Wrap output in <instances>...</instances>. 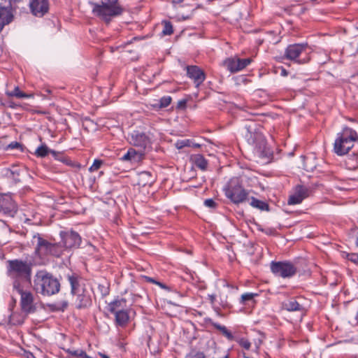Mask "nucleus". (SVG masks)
Masks as SVG:
<instances>
[{
    "mask_svg": "<svg viewBox=\"0 0 358 358\" xmlns=\"http://www.w3.org/2000/svg\"><path fill=\"white\" fill-rule=\"evenodd\" d=\"M257 294L253 293H245L242 294L241 302L242 303H245L246 301H252L255 296H257Z\"/></svg>",
    "mask_w": 358,
    "mask_h": 358,
    "instance_id": "c9c22d12",
    "label": "nucleus"
},
{
    "mask_svg": "<svg viewBox=\"0 0 358 358\" xmlns=\"http://www.w3.org/2000/svg\"><path fill=\"white\" fill-rule=\"evenodd\" d=\"M13 15L9 8H0V32L5 25L8 24L13 21Z\"/></svg>",
    "mask_w": 358,
    "mask_h": 358,
    "instance_id": "aec40b11",
    "label": "nucleus"
},
{
    "mask_svg": "<svg viewBox=\"0 0 358 358\" xmlns=\"http://www.w3.org/2000/svg\"><path fill=\"white\" fill-rule=\"evenodd\" d=\"M208 299L212 304L215 303L216 296L215 294H208Z\"/></svg>",
    "mask_w": 358,
    "mask_h": 358,
    "instance_id": "c03bdc74",
    "label": "nucleus"
},
{
    "mask_svg": "<svg viewBox=\"0 0 358 358\" xmlns=\"http://www.w3.org/2000/svg\"><path fill=\"white\" fill-rule=\"evenodd\" d=\"M103 164V161L100 159H94L92 166L89 168L90 172H94L97 171L101 166Z\"/></svg>",
    "mask_w": 358,
    "mask_h": 358,
    "instance_id": "72a5a7b5",
    "label": "nucleus"
},
{
    "mask_svg": "<svg viewBox=\"0 0 358 358\" xmlns=\"http://www.w3.org/2000/svg\"><path fill=\"white\" fill-rule=\"evenodd\" d=\"M49 153H51L52 155V156L56 159L59 154L57 152L49 149L48 147L45 144H43V145H40L39 147H38L34 152L35 155L38 157H45Z\"/></svg>",
    "mask_w": 358,
    "mask_h": 358,
    "instance_id": "393cba45",
    "label": "nucleus"
},
{
    "mask_svg": "<svg viewBox=\"0 0 358 358\" xmlns=\"http://www.w3.org/2000/svg\"><path fill=\"white\" fill-rule=\"evenodd\" d=\"M34 289L36 292L44 296H51L59 292L60 283L59 280L46 271H38L34 279Z\"/></svg>",
    "mask_w": 358,
    "mask_h": 358,
    "instance_id": "f03ea898",
    "label": "nucleus"
},
{
    "mask_svg": "<svg viewBox=\"0 0 358 358\" xmlns=\"http://www.w3.org/2000/svg\"><path fill=\"white\" fill-rule=\"evenodd\" d=\"M188 358H206V356L203 352H196L194 355H190Z\"/></svg>",
    "mask_w": 358,
    "mask_h": 358,
    "instance_id": "a19ab883",
    "label": "nucleus"
},
{
    "mask_svg": "<svg viewBox=\"0 0 358 358\" xmlns=\"http://www.w3.org/2000/svg\"><path fill=\"white\" fill-rule=\"evenodd\" d=\"M187 99L180 100V110L186 107Z\"/></svg>",
    "mask_w": 358,
    "mask_h": 358,
    "instance_id": "a18cd8bd",
    "label": "nucleus"
},
{
    "mask_svg": "<svg viewBox=\"0 0 358 358\" xmlns=\"http://www.w3.org/2000/svg\"><path fill=\"white\" fill-rule=\"evenodd\" d=\"M162 25L163 27V29L162 30V34L163 36H169L173 33V25L170 22L163 20L162 22Z\"/></svg>",
    "mask_w": 358,
    "mask_h": 358,
    "instance_id": "7c9ffc66",
    "label": "nucleus"
},
{
    "mask_svg": "<svg viewBox=\"0 0 358 358\" xmlns=\"http://www.w3.org/2000/svg\"><path fill=\"white\" fill-rule=\"evenodd\" d=\"M282 306L287 311H302L303 310V306L294 298L284 301Z\"/></svg>",
    "mask_w": 358,
    "mask_h": 358,
    "instance_id": "5701e85b",
    "label": "nucleus"
},
{
    "mask_svg": "<svg viewBox=\"0 0 358 358\" xmlns=\"http://www.w3.org/2000/svg\"><path fill=\"white\" fill-rule=\"evenodd\" d=\"M271 271L276 276L283 278L294 276L296 271V267L289 262H272Z\"/></svg>",
    "mask_w": 358,
    "mask_h": 358,
    "instance_id": "1a4fd4ad",
    "label": "nucleus"
},
{
    "mask_svg": "<svg viewBox=\"0 0 358 358\" xmlns=\"http://www.w3.org/2000/svg\"><path fill=\"white\" fill-rule=\"evenodd\" d=\"M303 168H304V169H306V171H308L313 170V168H312V167H310V166L306 164V162H304V164H303Z\"/></svg>",
    "mask_w": 358,
    "mask_h": 358,
    "instance_id": "49530a36",
    "label": "nucleus"
},
{
    "mask_svg": "<svg viewBox=\"0 0 358 358\" xmlns=\"http://www.w3.org/2000/svg\"><path fill=\"white\" fill-rule=\"evenodd\" d=\"M183 0H180V3Z\"/></svg>",
    "mask_w": 358,
    "mask_h": 358,
    "instance_id": "0e129e2a",
    "label": "nucleus"
},
{
    "mask_svg": "<svg viewBox=\"0 0 358 358\" xmlns=\"http://www.w3.org/2000/svg\"><path fill=\"white\" fill-rule=\"evenodd\" d=\"M68 280L71 285V292L73 295L78 292H81L85 289L80 285V280L78 275L73 274L68 275Z\"/></svg>",
    "mask_w": 358,
    "mask_h": 358,
    "instance_id": "4be33fe9",
    "label": "nucleus"
},
{
    "mask_svg": "<svg viewBox=\"0 0 358 358\" xmlns=\"http://www.w3.org/2000/svg\"><path fill=\"white\" fill-rule=\"evenodd\" d=\"M191 159L196 166L201 170H206L208 166L207 160L201 155H195L191 157Z\"/></svg>",
    "mask_w": 358,
    "mask_h": 358,
    "instance_id": "cd10ccee",
    "label": "nucleus"
},
{
    "mask_svg": "<svg viewBox=\"0 0 358 358\" xmlns=\"http://www.w3.org/2000/svg\"><path fill=\"white\" fill-rule=\"evenodd\" d=\"M210 324L213 326L216 329L220 331L222 334L226 336L229 340H233L234 336L230 331L224 327L222 326L216 322L210 321Z\"/></svg>",
    "mask_w": 358,
    "mask_h": 358,
    "instance_id": "c85d7f7f",
    "label": "nucleus"
},
{
    "mask_svg": "<svg viewBox=\"0 0 358 358\" xmlns=\"http://www.w3.org/2000/svg\"><path fill=\"white\" fill-rule=\"evenodd\" d=\"M189 17H190V15H186V16L182 15V18L183 20H186V19H188V18H189Z\"/></svg>",
    "mask_w": 358,
    "mask_h": 358,
    "instance_id": "603ef678",
    "label": "nucleus"
},
{
    "mask_svg": "<svg viewBox=\"0 0 358 358\" xmlns=\"http://www.w3.org/2000/svg\"><path fill=\"white\" fill-rule=\"evenodd\" d=\"M226 196L238 204L247 200L249 192L245 189L239 178H232L224 188Z\"/></svg>",
    "mask_w": 358,
    "mask_h": 358,
    "instance_id": "423d86ee",
    "label": "nucleus"
},
{
    "mask_svg": "<svg viewBox=\"0 0 358 358\" xmlns=\"http://www.w3.org/2000/svg\"><path fill=\"white\" fill-rule=\"evenodd\" d=\"M62 242L66 248H76L80 246L81 238L77 232L71 231L64 234Z\"/></svg>",
    "mask_w": 358,
    "mask_h": 358,
    "instance_id": "f3484780",
    "label": "nucleus"
},
{
    "mask_svg": "<svg viewBox=\"0 0 358 358\" xmlns=\"http://www.w3.org/2000/svg\"><path fill=\"white\" fill-rule=\"evenodd\" d=\"M11 108H14L13 104L10 105Z\"/></svg>",
    "mask_w": 358,
    "mask_h": 358,
    "instance_id": "13d9d810",
    "label": "nucleus"
},
{
    "mask_svg": "<svg viewBox=\"0 0 358 358\" xmlns=\"http://www.w3.org/2000/svg\"><path fill=\"white\" fill-rule=\"evenodd\" d=\"M172 3L174 4V5H176L179 3V0H172Z\"/></svg>",
    "mask_w": 358,
    "mask_h": 358,
    "instance_id": "3c124183",
    "label": "nucleus"
},
{
    "mask_svg": "<svg viewBox=\"0 0 358 358\" xmlns=\"http://www.w3.org/2000/svg\"><path fill=\"white\" fill-rule=\"evenodd\" d=\"M185 252L187 253V254H190L191 253V250H185Z\"/></svg>",
    "mask_w": 358,
    "mask_h": 358,
    "instance_id": "6e6d98bb",
    "label": "nucleus"
},
{
    "mask_svg": "<svg viewBox=\"0 0 358 358\" xmlns=\"http://www.w3.org/2000/svg\"><path fill=\"white\" fill-rule=\"evenodd\" d=\"M307 43H295L289 45L285 51L284 57L299 64H303L309 61V57L301 59L300 56L306 52Z\"/></svg>",
    "mask_w": 358,
    "mask_h": 358,
    "instance_id": "6e6552de",
    "label": "nucleus"
},
{
    "mask_svg": "<svg viewBox=\"0 0 358 358\" xmlns=\"http://www.w3.org/2000/svg\"><path fill=\"white\" fill-rule=\"evenodd\" d=\"M8 149H10V150H13V149H21L22 148V145L20 143H19L18 142H16V141H13V142H11L8 145Z\"/></svg>",
    "mask_w": 358,
    "mask_h": 358,
    "instance_id": "ea45409f",
    "label": "nucleus"
},
{
    "mask_svg": "<svg viewBox=\"0 0 358 358\" xmlns=\"http://www.w3.org/2000/svg\"><path fill=\"white\" fill-rule=\"evenodd\" d=\"M114 315L115 316V322L119 326L124 327L129 322V316L126 310L118 312Z\"/></svg>",
    "mask_w": 358,
    "mask_h": 358,
    "instance_id": "a878e982",
    "label": "nucleus"
},
{
    "mask_svg": "<svg viewBox=\"0 0 358 358\" xmlns=\"http://www.w3.org/2000/svg\"><path fill=\"white\" fill-rule=\"evenodd\" d=\"M151 343H152V339L150 338L148 341V345L149 347L150 346Z\"/></svg>",
    "mask_w": 358,
    "mask_h": 358,
    "instance_id": "5fc2aeb1",
    "label": "nucleus"
},
{
    "mask_svg": "<svg viewBox=\"0 0 358 358\" xmlns=\"http://www.w3.org/2000/svg\"><path fill=\"white\" fill-rule=\"evenodd\" d=\"M187 76L193 80L196 87H199L206 79L204 71L197 66L187 65L185 66Z\"/></svg>",
    "mask_w": 358,
    "mask_h": 358,
    "instance_id": "ddd939ff",
    "label": "nucleus"
},
{
    "mask_svg": "<svg viewBox=\"0 0 358 358\" xmlns=\"http://www.w3.org/2000/svg\"><path fill=\"white\" fill-rule=\"evenodd\" d=\"M8 273L10 278L21 285L29 282L31 268L26 262L15 259L8 261Z\"/></svg>",
    "mask_w": 358,
    "mask_h": 358,
    "instance_id": "20e7f679",
    "label": "nucleus"
},
{
    "mask_svg": "<svg viewBox=\"0 0 358 358\" xmlns=\"http://www.w3.org/2000/svg\"><path fill=\"white\" fill-rule=\"evenodd\" d=\"M143 156V151L141 150H136L134 148H129L127 153L122 157L121 160L123 162H130L131 163H136L140 162Z\"/></svg>",
    "mask_w": 358,
    "mask_h": 358,
    "instance_id": "6ab92c4d",
    "label": "nucleus"
},
{
    "mask_svg": "<svg viewBox=\"0 0 358 358\" xmlns=\"http://www.w3.org/2000/svg\"><path fill=\"white\" fill-rule=\"evenodd\" d=\"M357 139L358 135L355 131L345 128L341 134H338L334 145V152L341 156L347 154Z\"/></svg>",
    "mask_w": 358,
    "mask_h": 358,
    "instance_id": "7ed1b4c3",
    "label": "nucleus"
},
{
    "mask_svg": "<svg viewBox=\"0 0 358 358\" xmlns=\"http://www.w3.org/2000/svg\"><path fill=\"white\" fill-rule=\"evenodd\" d=\"M311 194V189L304 185H297L287 201L289 205L299 204Z\"/></svg>",
    "mask_w": 358,
    "mask_h": 358,
    "instance_id": "f8f14e48",
    "label": "nucleus"
},
{
    "mask_svg": "<svg viewBox=\"0 0 358 358\" xmlns=\"http://www.w3.org/2000/svg\"><path fill=\"white\" fill-rule=\"evenodd\" d=\"M129 143L138 149L144 151L151 144V138L148 134L138 130H134L128 134Z\"/></svg>",
    "mask_w": 358,
    "mask_h": 358,
    "instance_id": "9d476101",
    "label": "nucleus"
},
{
    "mask_svg": "<svg viewBox=\"0 0 358 358\" xmlns=\"http://www.w3.org/2000/svg\"><path fill=\"white\" fill-rule=\"evenodd\" d=\"M247 199L250 200V205L253 208L259 209L261 210H269V206L266 202L259 200L253 196L250 198L248 197Z\"/></svg>",
    "mask_w": 358,
    "mask_h": 358,
    "instance_id": "bb28decb",
    "label": "nucleus"
},
{
    "mask_svg": "<svg viewBox=\"0 0 358 358\" xmlns=\"http://www.w3.org/2000/svg\"><path fill=\"white\" fill-rule=\"evenodd\" d=\"M76 296L75 305L78 309L87 308L92 304L91 295L86 289L73 294Z\"/></svg>",
    "mask_w": 358,
    "mask_h": 358,
    "instance_id": "a211bd4d",
    "label": "nucleus"
},
{
    "mask_svg": "<svg viewBox=\"0 0 358 358\" xmlns=\"http://www.w3.org/2000/svg\"><path fill=\"white\" fill-rule=\"evenodd\" d=\"M346 257L348 260L353 263H358V255L356 253H349L346 255Z\"/></svg>",
    "mask_w": 358,
    "mask_h": 358,
    "instance_id": "e433bc0d",
    "label": "nucleus"
},
{
    "mask_svg": "<svg viewBox=\"0 0 358 358\" xmlns=\"http://www.w3.org/2000/svg\"><path fill=\"white\" fill-rule=\"evenodd\" d=\"M69 352L76 357L82 358H91L83 350H69Z\"/></svg>",
    "mask_w": 358,
    "mask_h": 358,
    "instance_id": "473e14b6",
    "label": "nucleus"
},
{
    "mask_svg": "<svg viewBox=\"0 0 358 358\" xmlns=\"http://www.w3.org/2000/svg\"><path fill=\"white\" fill-rule=\"evenodd\" d=\"M201 145L199 143H194L192 139H184L180 140V150L185 148H199Z\"/></svg>",
    "mask_w": 358,
    "mask_h": 358,
    "instance_id": "c756f323",
    "label": "nucleus"
},
{
    "mask_svg": "<svg viewBox=\"0 0 358 358\" xmlns=\"http://www.w3.org/2000/svg\"><path fill=\"white\" fill-rule=\"evenodd\" d=\"M13 289L20 295V306L23 312L27 313L35 310L34 295L30 291L24 290L19 281L13 282Z\"/></svg>",
    "mask_w": 358,
    "mask_h": 358,
    "instance_id": "0eeeda50",
    "label": "nucleus"
},
{
    "mask_svg": "<svg viewBox=\"0 0 358 358\" xmlns=\"http://www.w3.org/2000/svg\"><path fill=\"white\" fill-rule=\"evenodd\" d=\"M145 279L148 282H152V283H155V284H157V285H159L160 287H163V285L161 283V282H157L155 280H154L153 278H150V277H145Z\"/></svg>",
    "mask_w": 358,
    "mask_h": 358,
    "instance_id": "79ce46f5",
    "label": "nucleus"
},
{
    "mask_svg": "<svg viewBox=\"0 0 358 358\" xmlns=\"http://www.w3.org/2000/svg\"><path fill=\"white\" fill-rule=\"evenodd\" d=\"M92 6L93 14L106 23L121 15L124 11L119 0H101L99 3H92Z\"/></svg>",
    "mask_w": 358,
    "mask_h": 358,
    "instance_id": "f257e3e1",
    "label": "nucleus"
},
{
    "mask_svg": "<svg viewBox=\"0 0 358 358\" xmlns=\"http://www.w3.org/2000/svg\"><path fill=\"white\" fill-rule=\"evenodd\" d=\"M141 180H143L145 182L143 185H151L154 180L152 177V175L148 171H143L140 174Z\"/></svg>",
    "mask_w": 358,
    "mask_h": 358,
    "instance_id": "2f4dec72",
    "label": "nucleus"
},
{
    "mask_svg": "<svg viewBox=\"0 0 358 358\" xmlns=\"http://www.w3.org/2000/svg\"><path fill=\"white\" fill-rule=\"evenodd\" d=\"M10 322H11L12 324H21V323H22V322H23V320L17 321V322H13V321H12V320H10Z\"/></svg>",
    "mask_w": 358,
    "mask_h": 358,
    "instance_id": "de8ad7c7",
    "label": "nucleus"
},
{
    "mask_svg": "<svg viewBox=\"0 0 358 358\" xmlns=\"http://www.w3.org/2000/svg\"><path fill=\"white\" fill-rule=\"evenodd\" d=\"M239 344L241 347L246 350H249L251 346V343L248 340L244 338L240 340Z\"/></svg>",
    "mask_w": 358,
    "mask_h": 358,
    "instance_id": "4c0bfd02",
    "label": "nucleus"
},
{
    "mask_svg": "<svg viewBox=\"0 0 358 358\" xmlns=\"http://www.w3.org/2000/svg\"><path fill=\"white\" fill-rule=\"evenodd\" d=\"M171 101V98L169 96H164L159 100V108H166L167 107Z\"/></svg>",
    "mask_w": 358,
    "mask_h": 358,
    "instance_id": "f704fd0d",
    "label": "nucleus"
},
{
    "mask_svg": "<svg viewBox=\"0 0 358 358\" xmlns=\"http://www.w3.org/2000/svg\"><path fill=\"white\" fill-rule=\"evenodd\" d=\"M175 145H176V148H177L178 149H179V143H178V142H176Z\"/></svg>",
    "mask_w": 358,
    "mask_h": 358,
    "instance_id": "4d7b16f0",
    "label": "nucleus"
},
{
    "mask_svg": "<svg viewBox=\"0 0 358 358\" xmlns=\"http://www.w3.org/2000/svg\"><path fill=\"white\" fill-rule=\"evenodd\" d=\"M281 74H282V76H287V71H286L285 69H283L282 70V73H281Z\"/></svg>",
    "mask_w": 358,
    "mask_h": 358,
    "instance_id": "09e8293b",
    "label": "nucleus"
},
{
    "mask_svg": "<svg viewBox=\"0 0 358 358\" xmlns=\"http://www.w3.org/2000/svg\"><path fill=\"white\" fill-rule=\"evenodd\" d=\"M204 205L206 207L213 208L216 206V203L213 199H208L204 201Z\"/></svg>",
    "mask_w": 358,
    "mask_h": 358,
    "instance_id": "58836bf2",
    "label": "nucleus"
},
{
    "mask_svg": "<svg viewBox=\"0 0 358 358\" xmlns=\"http://www.w3.org/2000/svg\"><path fill=\"white\" fill-rule=\"evenodd\" d=\"M252 62L250 58H228L224 62V65L231 73H236L245 69Z\"/></svg>",
    "mask_w": 358,
    "mask_h": 358,
    "instance_id": "4468645a",
    "label": "nucleus"
},
{
    "mask_svg": "<svg viewBox=\"0 0 358 358\" xmlns=\"http://www.w3.org/2000/svg\"><path fill=\"white\" fill-rule=\"evenodd\" d=\"M223 358H229V356L228 355H226Z\"/></svg>",
    "mask_w": 358,
    "mask_h": 358,
    "instance_id": "bf43d9fd",
    "label": "nucleus"
},
{
    "mask_svg": "<svg viewBox=\"0 0 358 358\" xmlns=\"http://www.w3.org/2000/svg\"><path fill=\"white\" fill-rule=\"evenodd\" d=\"M184 271L185 272L186 275L191 278V272L189 268H187L186 266L185 267ZM184 280H189L188 277H183Z\"/></svg>",
    "mask_w": 358,
    "mask_h": 358,
    "instance_id": "37998d69",
    "label": "nucleus"
},
{
    "mask_svg": "<svg viewBox=\"0 0 358 358\" xmlns=\"http://www.w3.org/2000/svg\"><path fill=\"white\" fill-rule=\"evenodd\" d=\"M6 94L8 97H16L17 99L33 98L34 94H27L20 90L18 86H15L13 90H6Z\"/></svg>",
    "mask_w": 358,
    "mask_h": 358,
    "instance_id": "b1692460",
    "label": "nucleus"
},
{
    "mask_svg": "<svg viewBox=\"0 0 358 358\" xmlns=\"http://www.w3.org/2000/svg\"><path fill=\"white\" fill-rule=\"evenodd\" d=\"M45 91L48 93V94H50L51 93V90L49 89V88H47L45 90Z\"/></svg>",
    "mask_w": 358,
    "mask_h": 358,
    "instance_id": "864d4df0",
    "label": "nucleus"
},
{
    "mask_svg": "<svg viewBox=\"0 0 358 358\" xmlns=\"http://www.w3.org/2000/svg\"><path fill=\"white\" fill-rule=\"evenodd\" d=\"M31 243L34 246L36 255L41 258L48 255L59 257L61 254L58 245L50 243L38 234L33 236Z\"/></svg>",
    "mask_w": 358,
    "mask_h": 358,
    "instance_id": "39448f33",
    "label": "nucleus"
},
{
    "mask_svg": "<svg viewBox=\"0 0 358 358\" xmlns=\"http://www.w3.org/2000/svg\"><path fill=\"white\" fill-rule=\"evenodd\" d=\"M180 269L184 270L185 268H182V267L180 266Z\"/></svg>",
    "mask_w": 358,
    "mask_h": 358,
    "instance_id": "680f3d73",
    "label": "nucleus"
},
{
    "mask_svg": "<svg viewBox=\"0 0 358 358\" xmlns=\"http://www.w3.org/2000/svg\"><path fill=\"white\" fill-rule=\"evenodd\" d=\"M99 355L101 356L103 358H110L108 355L99 353Z\"/></svg>",
    "mask_w": 358,
    "mask_h": 358,
    "instance_id": "8fccbe9b",
    "label": "nucleus"
},
{
    "mask_svg": "<svg viewBox=\"0 0 358 358\" xmlns=\"http://www.w3.org/2000/svg\"><path fill=\"white\" fill-rule=\"evenodd\" d=\"M180 269L184 270L185 268H182V267L180 266Z\"/></svg>",
    "mask_w": 358,
    "mask_h": 358,
    "instance_id": "e2e57ef3",
    "label": "nucleus"
},
{
    "mask_svg": "<svg viewBox=\"0 0 358 358\" xmlns=\"http://www.w3.org/2000/svg\"><path fill=\"white\" fill-rule=\"evenodd\" d=\"M357 245H358V237H357Z\"/></svg>",
    "mask_w": 358,
    "mask_h": 358,
    "instance_id": "052dcab7",
    "label": "nucleus"
},
{
    "mask_svg": "<svg viewBox=\"0 0 358 358\" xmlns=\"http://www.w3.org/2000/svg\"><path fill=\"white\" fill-rule=\"evenodd\" d=\"M0 211L10 217L16 213V205L10 195L0 194Z\"/></svg>",
    "mask_w": 358,
    "mask_h": 358,
    "instance_id": "2eb2a0df",
    "label": "nucleus"
},
{
    "mask_svg": "<svg viewBox=\"0 0 358 358\" xmlns=\"http://www.w3.org/2000/svg\"><path fill=\"white\" fill-rule=\"evenodd\" d=\"M29 7L34 15L43 17L49 10V3L48 0H31Z\"/></svg>",
    "mask_w": 358,
    "mask_h": 358,
    "instance_id": "dca6fc26",
    "label": "nucleus"
},
{
    "mask_svg": "<svg viewBox=\"0 0 358 358\" xmlns=\"http://www.w3.org/2000/svg\"><path fill=\"white\" fill-rule=\"evenodd\" d=\"M247 134L245 138L249 144L261 147L264 143V137L257 124L254 122H250L245 125Z\"/></svg>",
    "mask_w": 358,
    "mask_h": 358,
    "instance_id": "9b49d317",
    "label": "nucleus"
},
{
    "mask_svg": "<svg viewBox=\"0 0 358 358\" xmlns=\"http://www.w3.org/2000/svg\"><path fill=\"white\" fill-rule=\"evenodd\" d=\"M127 306V301L123 298H117L114 301L110 302L108 306V309L111 313H117L125 310Z\"/></svg>",
    "mask_w": 358,
    "mask_h": 358,
    "instance_id": "412c9836",
    "label": "nucleus"
}]
</instances>
